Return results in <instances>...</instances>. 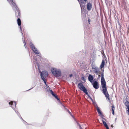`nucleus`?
Wrapping results in <instances>:
<instances>
[{
  "instance_id": "nucleus-1",
  "label": "nucleus",
  "mask_w": 129,
  "mask_h": 129,
  "mask_svg": "<svg viewBox=\"0 0 129 129\" xmlns=\"http://www.w3.org/2000/svg\"><path fill=\"white\" fill-rule=\"evenodd\" d=\"M9 3L12 6L13 9L15 13V16L18 18L17 21L18 24L19 26H20L21 24V21L20 18V16L19 10L16 4L13 2V0L10 1H9Z\"/></svg>"
},
{
  "instance_id": "nucleus-2",
  "label": "nucleus",
  "mask_w": 129,
  "mask_h": 129,
  "mask_svg": "<svg viewBox=\"0 0 129 129\" xmlns=\"http://www.w3.org/2000/svg\"><path fill=\"white\" fill-rule=\"evenodd\" d=\"M101 85L103 88L102 91L104 94L106 99H108V100H110L109 95L108 92L107 88L106 86V82L104 77H101Z\"/></svg>"
},
{
  "instance_id": "nucleus-3",
  "label": "nucleus",
  "mask_w": 129,
  "mask_h": 129,
  "mask_svg": "<svg viewBox=\"0 0 129 129\" xmlns=\"http://www.w3.org/2000/svg\"><path fill=\"white\" fill-rule=\"evenodd\" d=\"M51 71L53 75L56 77H59L61 75V71L59 69L53 68L51 69Z\"/></svg>"
},
{
  "instance_id": "nucleus-4",
  "label": "nucleus",
  "mask_w": 129,
  "mask_h": 129,
  "mask_svg": "<svg viewBox=\"0 0 129 129\" xmlns=\"http://www.w3.org/2000/svg\"><path fill=\"white\" fill-rule=\"evenodd\" d=\"M9 104L10 105H11V106H11V107L12 108L15 110V112L17 113L18 116L19 117H20L22 120H23V119L21 117V116H20V114L19 113H18V111L17 110H15L14 109L16 107V102H13L12 101L9 102Z\"/></svg>"
},
{
  "instance_id": "nucleus-5",
  "label": "nucleus",
  "mask_w": 129,
  "mask_h": 129,
  "mask_svg": "<svg viewBox=\"0 0 129 129\" xmlns=\"http://www.w3.org/2000/svg\"><path fill=\"white\" fill-rule=\"evenodd\" d=\"M78 1L81 8V11L82 12L83 10H84L85 8V5L87 0H77Z\"/></svg>"
},
{
  "instance_id": "nucleus-6",
  "label": "nucleus",
  "mask_w": 129,
  "mask_h": 129,
  "mask_svg": "<svg viewBox=\"0 0 129 129\" xmlns=\"http://www.w3.org/2000/svg\"><path fill=\"white\" fill-rule=\"evenodd\" d=\"M29 45L30 46V47L31 49L37 55H38V54H39V51L38 50L37 48L35 47V46L31 42H30Z\"/></svg>"
},
{
  "instance_id": "nucleus-7",
  "label": "nucleus",
  "mask_w": 129,
  "mask_h": 129,
  "mask_svg": "<svg viewBox=\"0 0 129 129\" xmlns=\"http://www.w3.org/2000/svg\"><path fill=\"white\" fill-rule=\"evenodd\" d=\"M39 73L40 74V75L42 79L43 78H45L48 76V74L47 72L45 71H44L42 72L39 71Z\"/></svg>"
},
{
  "instance_id": "nucleus-8",
  "label": "nucleus",
  "mask_w": 129,
  "mask_h": 129,
  "mask_svg": "<svg viewBox=\"0 0 129 129\" xmlns=\"http://www.w3.org/2000/svg\"><path fill=\"white\" fill-rule=\"evenodd\" d=\"M78 87L81 90L83 91L84 92H86V90L87 89L83 86V85L80 82L78 84Z\"/></svg>"
},
{
  "instance_id": "nucleus-9",
  "label": "nucleus",
  "mask_w": 129,
  "mask_h": 129,
  "mask_svg": "<svg viewBox=\"0 0 129 129\" xmlns=\"http://www.w3.org/2000/svg\"><path fill=\"white\" fill-rule=\"evenodd\" d=\"M94 88L97 89L99 87V85L96 81H94L91 83Z\"/></svg>"
},
{
  "instance_id": "nucleus-10",
  "label": "nucleus",
  "mask_w": 129,
  "mask_h": 129,
  "mask_svg": "<svg viewBox=\"0 0 129 129\" xmlns=\"http://www.w3.org/2000/svg\"><path fill=\"white\" fill-rule=\"evenodd\" d=\"M49 92L58 101H60L59 99L58 98L57 95L55 94V93L53 92L52 90H50Z\"/></svg>"
},
{
  "instance_id": "nucleus-11",
  "label": "nucleus",
  "mask_w": 129,
  "mask_h": 129,
  "mask_svg": "<svg viewBox=\"0 0 129 129\" xmlns=\"http://www.w3.org/2000/svg\"><path fill=\"white\" fill-rule=\"evenodd\" d=\"M86 5L87 9L89 11L91 10L92 7V4L90 2H87Z\"/></svg>"
},
{
  "instance_id": "nucleus-12",
  "label": "nucleus",
  "mask_w": 129,
  "mask_h": 129,
  "mask_svg": "<svg viewBox=\"0 0 129 129\" xmlns=\"http://www.w3.org/2000/svg\"><path fill=\"white\" fill-rule=\"evenodd\" d=\"M93 77L92 75L90 74L88 76V80L91 83L93 82Z\"/></svg>"
},
{
  "instance_id": "nucleus-13",
  "label": "nucleus",
  "mask_w": 129,
  "mask_h": 129,
  "mask_svg": "<svg viewBox=\"0 0 129 129\" xmlns=\"http://www.w3.org/2000/svg\"><path fill=\"white\" fill-rule=\"evenodd\" d=\"M99 69L98 67L96 68L95 69H93V71L94 73L96 75H98L99 74H101L99 72Z\"/></svg>"
},
{
  "instance_id": "nucleus-14",
  "label": "nucleus",
  "mask_w": 129,
  "mask_h": 129,
  "mask_svg": "<svg viewBox=\"0 0 129 129\" xmlns=\"http://www.w3.org/2000/svg\"><path fill=\"white\" fill-rule=\"evenodd\" d=\"M96 107L99 114V115H102V113L101 111H100L99 108L96 105Z\"/></svg>"
},
{
  "instance_id": "nucleus-15",
  "label": "nucleus",
  "mask_w": 129,
  "mask_h": 129,
  "mask_svg": "<svg viewBox=\"0 0 129 129\" xmlns=\"http://www.w3.org/2000/svg\"><path fill=\"white\" fill-rule=\"evenodd\" d=\"M105 64V61L104 59H103L102 60V62L101 63V64L100 66V67L101 69H102L104 67Z\"/></svg>"
},
{
  "instance_id": "nucleus-16",
  "label": "nucleus",
  "mask_w": 129,
  "mask_h": 129,
  "mask_svg": "<svg viewBox=\"0 0 129 129\" xmlns=\"http://www.w3.org/2000/svg\"><path fill=\"white\" fill-rule=\"evenodd\" d=\"M127 97H126V102L124 103V101H123V103H124V104L126 106H127L128 105H129V102L127 100Z\"/></svg>"
},
{
  "instance_id": "nucleus-17",
  "label": "nucleus",
  "mask_w": 129,
  "mask_h": 129,
  "mask_svg": "<svg viewBox=\"0 0 129 129\" xmlns=\"http://www.w3.org/2000/svg\"><path fill=\"white\" fill-rule=\"evenodd\" d=\"M102 119H102V121L103 122V124L104 125V126H105V127H106V126H108V125H107V124L106 123V122L104 120H105L106 119H105V118H102Z\"/></svg>"
},
{
  "instance_id": "nucleus-18",
  "label": "nucleus",
  "mask_w": 129,
  "mask_h": 129,
  "mask_svg": "<svg viewBox=\"0 0 129 129\" xmlns=\"http://www.w3.org/2000/svg\"><path fill=\"white\" fill-rule=\"evenodd\" d=\"M126 111H127L128 114L129 115V105L126 106Z\"/></svg>"
},
{
  "instance_id": "nucleus-19",
  "label": "nucleus",
  "mask_w": 129,
  "mask_h": 129,
  "mask_svg": "<svg viewBox=\"0 0 129 129\" xmlns=\"http://www.w3.org/2000/svg\"><path fill=\"white\" fill-rule=\"evenodd\" d=\"M42 79L43 81L45 84L46 85V86H47L48 85L46 84V81L45 79V78H43V79Z\"/></svg>"
},
{
  "instance_id": "nucleus-20",
  "label": "nucleus",
  "mask_w": 129,
  "mask_h": 129,
  "mask_svg": "<svg viewBox=\"0 0 129 129\" xmlns=\"http://www.w3.org/2000/svg\"><path fill=\"white\" fill-rule=\"evenodd\" d=\"M46 88L47 90V91H48V90L49 91H50V90H51L50 89V88L49 87V86L48 85L47 86H46Z\"/></svg>"
},
{
  "instance_id": "nucleus-21",
  "label": "nucleus",
  "mask_w": 129,
  "mask_h": 129,
  "mask_svg": "<svg viewBox=\"0 0 129 129\" xmlns=\"http://www.w3.org/2000/svg\"><path fill=\"white\" fill-rule=\"evenodd\" d=\"M22 40L23 41V43H24V47H25V48H26L25 45H26V43H25V40H23V37H22Z\"/></svg>"
},
{
  "instance_id": "nucleus-22",
  "label": "nucleus",
  "mask_w": 129,
  "mask_h": 129,
  "mask_svg": "<svg viewBox=\"0 0 129 129\" xmlns=\"http://www.w3.org/2000/svg\"><path fill=\"white\" fill-rule=\"evenodd\" d=\"M104 70H103L101 72V78L104 77Z\"/></svg>"
},
{
  "instance_id": "nucleus-23",
  "label": "nucleus",
  "mask_w": 129,
  "mask_h": 129,
  "mask_svg": "<svg viewBox=\"0 0 129 129\" xmlns=\"http://www.w3.org/2000/svg\"><path fill=\"white\" fill-rule=\"evenodd\" d=\"M115 108V107H114L113 105H112V111H114V109Z\"/></svg>"
},
{
  "instance_id": "nucleus-24",
  "label": "nucleus",
  "mask_w": 129,
  "mask_h": 129,
  "mask_svg": "<svg viewBox=\"0 0 129 129\" xmlns=\"http://www.w3.org/2000/svg\"><path fill=\"white\" fill-rule=\"evenodd\" d=\"M86 92H84V93H85L86 95H87L88 97L89 98V96H90L88 94V93L87 91V90H86Z\"/></svg>"
},
{
  "instance_id": "nucleus-25",
  "label": "nucleus",
  "mask_w": 129,
  "mask_h": 129,
  "mask_svg": "<svg viewBox=\"0 0 129 129\" xmlns=\"http://www.w3.org/2000/svg\"><path fill=\"white\" fill-rule=\"evenodd\" d=\"M97 67H96V66H95L93 65H92V69H95Z\"/></svg>"
},
{
  "instance_id": "nucleus-26",
  "label": "nucleus",
  "mask_w": 129,
  "mask_h": 129,
  "mask_svg": "<svg viewBox=\"0 0 129 129\" xmlns=\"http://www.w3.org/2000/svg\"><path fill=\"white\" fill-rule=\"evenodd\" d=\"M20 30L21 31V32L22 33V36H23V33H22V29H21V26H20Z\"/></svg>"
},
{
  "instance_id": "nucleus-27",
  "label": "nucleus",
  "mask_w": 129,
  "mask_h": 129,
  "mask_svg": "<svg viewBox=\"0 0 129 129\" xmlns=\"http://www.w3.org/2000/svg\"><path fill=\"white\" fill-rule=\"evenodd\" d=\"M81 79L83 81H85V78H84V77H82Z\"/></svg>"
},
{
  "instance_id": "nucleus-28",
  "label": "nucleus",
  "mask_w": 129,
  "mask_h": 129,
  "mask_svg": "<svg viewBox=\"0 0 129 129\" xmlns=\"http://www.w3.org/2000/svg\"><path fill=\"white\" fill-rule=\"evenodd\" d=\"M76 122H77V125H78V126H81V125H80V124H79V123H78V122H77V121H76Z\"/></svg>"
},
{
  "instance_id": "nucleus-29",
  "label": "nucleus",
  "mask_w": 129,
  "mask_h": 129,
  "mask_svg": "<svg viewBox=\"0 0 129 129\" xmlns=\"http://www.w3.org/2000/svg\"><path fill=\"white\" fill-rule=\"evenodd\" d=\"M73 76V75L72 74H71L69 76L70 77H72Z\"/></svg>"
},
{
  "instance_id": "nucleus-30",
  "label": "nucleus",
  "mask_w": 129,
  "mask_h": 129,
  "mask_svg": "<svg viewBox=\"0 0 129 129\" xmlns=\"http://www.w3.org/2000/svg\"><path fill=\"white\" fill-rule=\"evenodd\" d=\"M89 98L91 100L93 101V99H92V98L90 97V96H89Z\"/></svg>"
},
{
  "instance_id": "nucleus-31",
  "label": "nucleus",
  "mask_w": 129,
  "mask_h": 129,
  "mask_svg": "<svg viewBox=\"0 0 129 129\" xmlns=\"http://www.w3.org/2000/svg\"><path fill=\"white\" fill-rule=\"evenodd\" d=\"M105 127H106V128L107 129H109V127L108 125L107 126H106Z\"/></svg>"
},
{
  "instance_id": "nucleus-32",
  "label": "nucleus",
  "mask_w": 129,
  "mask_h": 129,
  "mask_svg": "<svg viewBox=\"0 0 129 129\" xmlns=\"http://www.w3.org/2000/svg\"><path fill=\"white\" fill-rule=\"evenodd\" d=\"M90 19H88V22L89 23V24H90Z\"/></svg>"
},
{
  "instance_id": "nucleus-33",
  "label": "nucleus",
  "mask_w": 129,
  "mask_h": 129,
  "mask_svg": "<svg viewBox=\"0 0 129 129\" xmlns=\"http://www.w3.org/2000/svg\"><path fill=\"white\" fill-rule=\"evenodd\" d=\"M67 112H68V113H69V114H70V113H71V112H70V111L69 110H68L67 109Z\"/></svg>"
},
{
  "instance_id": "nucleus-34",
  "label": "nucleus",
  "mask_w": 129,
  "mask_h": 129,
  "mask_svg": "<svg viewBox=\"0 0 129 129\" xmlns=\"http://www.w3.org/2000/svg\"><path fill=\"white\" fill-rule=\"evenodd\" d=\"M112 114L113 115H114V111H112Z\"/></svg>"
},
{
  "instance_id": "nucleus-35",
  "label": "nucleus",
  "mask_w": 129,
  "mask_h": 129,
  "mask_svg": "<svg viewBox=\"0 0 129 129\" xmlns=\"http://www.w3.org/2000/svg\"><path fill=\"white\" fill-rule=\"evenodd\" d=\"M111 127L113 128V124H112L111 126Z\"/></svg>"
},
{
  "instance_id": "nucleus-36",
  "label": "nucleus",
  "mask_w": 129,
  "mask_h": 129,
  "mask_svg": "<svg viewBox=\"0 0 129 129\" xmlns=\"http://www.w3.org/2000/svg\"><path fill=\"white\" fill-rule=\"evenodd\" d=\"M79 127H80V129H83V128H82V127L81 126H79Z\"/></svg>"
},
{
  "instance_id": "nucleus-37",
  "label": "nucleus",
  "mask_w": 129,
  "mask_h": 129,
  "mask_svg": "<svg viewBox=\"0 0 129 129\" xmlns=\"http://www.w3.org/2000/svg\"><path fill=\"white\" fill-rule=\"evenodd\" d=\"M70 114L73 117V116L72 115V113H70Z\"/></svg>"
},
{
  "instance_id": "nucleus-38",
  "label": "nucleus",
  "mask_w": 129,
  "mask_h": 129,
  "mask_svg": "<svg viewBox=\"0 0 129 129\" xmlns=\"http://www.w3.org/2000/svg\"><path fill=\"white\" fill-rule=\"evenodd\" d=\"M60 103L61 104H62V103H61V102H60Z\"/></svg>"
},
{
  "instance_id": "nucleus-39",
  "label": "nucleus",
  "mask_w": 129,
  "mask_h": 129,
  "mask_svg": "<svg viewBox=\"0 0 129 129\" xmlns=\"http://www.w3.org/2000/svg\"><path fill=\"white\" fill-rule=\"evenodd\" d=\"M33 88H30V89H29V90H30V89H31Z\"/></svg>"
},
{
  "instance_id": "nucleus-40",
  "label": "nucleus",
  "mask_w": 129,
  "mask_h": 129,
  "mask_svg": "<svg viewBox=\"0 0 129 129\" xmlns=\"http://www.w3.org/2000/svg\"><path fill=\"white\" fill-rule=\"evenodd\" d=\"M38 68H39V64H38Z\"/></svg>"
},
{
  "instance_id": "nucleus-41",
  "label": "nucleus",
  "mask_w": 129,
  "mask_h": 129,
  "mask_svg": "<svg viewBox=\"0 0 129 129\" xmlns=\"http://www.w3.org/2000/svg\"><path fill=\"white\" fill-rule=\"evenodd\" d=\"M62 105L63 106V107H64V106L63 105Z\"/></svg>"
}]
</instances>
